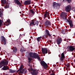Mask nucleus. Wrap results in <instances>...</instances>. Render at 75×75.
<instances>
[{
  "mask_svg": "<svg viewBox=\"0 0 75 75\" xmlns=\"http://www.w3.org/2000/svg\"><path fill=\"white\" fill-rule=\"evenodd\" d=\"M32 57L33 58H35V59L37 58L39 60H40V57L38 56L37 54L35 53L30 52L29 53L28 56V60L31 61L33 59L31 58Z\"/></svg>",
  "mask_w": 75,
  "mask_h": 75,
  "instance_id": "1",
  "label": "nucleus"
},
{
  "mask_svg": "<svg viewBox=\"0 0 75 75\" xmlns=\"http://www.w3.org/2000/svg\"><path fill=\"white\" fill-rule=\"evenodd\" d=\"M67 51H73L75 50V48L71 45H69L67 47Z\"/></svg>",
  "mask_w": 75,
  "mask_h": 75,
  "instance_id": "2",
  "label": "nucleus"
},
{
  "mask_svg": "<svg viewBox=\"0 0 75 75\" xmlns=\"http://www.w3.org/2000/svg\"><path fill=\"white\" fill-rule=\"evenodd\" d=\"M66 15L67 13L65 12H62L60 15L61 18L63 20H66Z\"/></svg>",
  "mask_w": 75,
  "mask_h": 75,
  "instance_id": "3",
  "label": "nucleus"
},
{
  "mask_svg": "<svg viewBox=\"0 0 75 75\" xmlns=\"http://www.w3.org/2000/svg\"><path fill=\"white\" fill-rule=\"evenodd\" d=\"M38 21H35L34 20H33L32 21V22H31L30 23V25H35V24H36L37 25H38Z\"/></svg>",
  "mask_w": 75,
  "mask_h": 75,
  "instance_id": "4",
  "label": "nucleus"
},
{
  "mask_svg": "<svg viewBox=\"0 0 75 75\" xmlns=\"http://www.w3.org/2000/svg\"><path fill=\"white\" fill-rule=\"evenodd\" d=\"M8 64V61H6L4 62V61H2V62H1L0 64V68H2L3 67L4 65H7Z\"/></svg>",
  "mask_w": 75,
  "mask_h": 75,
  "instance_id": "5",
  "label": "nucleus"
},
{
  "mask_svg": "<svg viewBox=\"0 0 75 75\" xmlns=\"http://www.w3.org/2000/svg\"><path fill=\"white\" fill-rule=\"evenodd\" d=\"M41 64L42 66H43L44 68H47V67H48V65H47V64H46L44 61L41 62Z\"/></svg>",
  "mask_w": 75,
  "mask_h": 75,
  "instance_id": "6",
  "label": "nucleus"
},
{
  "mask_svg": "<svg viewBox=\"0 0 75 75\" xmlns=\"http://www.w3.org/2000/svg\"><path fill=\"white\" fill-rule=\"evenodd\" d=\"M30 72L32 75H35L37 74V72L35 71V70H34L33 69H31Z\"/></svg>",
  "mask_w": 75,
  "mask_h": 75,
  "instance_id": "7",
  "label": "nucleus"
},
{
  "mask_svg": "<svg viewBox=\"0 0 75 75\" xmlns=\"http://www.w3.org/2000/svg\"><path fill=\"white\" fill-rule=\"evenodd\" d=\"M23 66L22 65H21L19 69L18 70V71H19L20 73L21 74H23L24 72V69L23 68Z\"/></svg>",
  "mask_w": 75,
  "mask_h": 75,
  "instance_id": "8",
  "label": "nucleus"
},
{
  "mask_svg": "<svg viewBox=\"0 0 75 75\" xmlns=\"http://www.w3.org/2000/svg\"><path fill=\"white\" fill-rule=\"evenodd\" d=\"M42 50L43 54H47L48 50L46 48H42Z\"/></svg>",
  "mask_w": 75,
  "mask_h": 75,
  "instance_id": "9",
  "label": "nucleus"
},
{
  "mask_svg": "<svg viewBox=\"0 0 75 75\" xmlns=\"http://www.w3.org/2000/svg\"><path fill=\"white\" fill-rule=\"evenodd\" d=\"M71 8V6L70 5H68L66 7L65 10L67 12H68L69 10Z\"/></svg>",
  "mask_w": 75,
  "mask_h": 75,
  "instance_id": "10",
  "label": "nucleus"
},
{
  "mask_svg": "<svg viewBox=\"0 0 75 75\" xmlns=\"http://www.w3.org/2000/svg\"><path fill=\"white\" fill-rule=\"evenodd\" d=\"M64 57H65V56L64 55V53H63L62 54L61 56L60 59V61H63V59H64Z\"/></svg>",
  "mask_w": 75,
  "mask_h": 75,
  "instance_id": "11",
  "label": "nucleus"
},
{
  "mask_svg": "<svg viewBox=\"0 0 75 75\" xmlns=\"http://www.w3.org/2000/svg\"><path fill=\"white\" fill-rule=\"evenodd\" d=\"M57 44L59 45L61 44V42H62V39L61 38H59L57 39Z\"/></svg>",
  "mask_w": 75,
  "mask_h": 75,
  "instance_id": "12",
  "label": "nucleus"
},
{
  "mask_svg": "<svg viewBox=\"0 0 75 75\" xmlns=\"http://www.w3.org/2000/svg\"><path fill=\"white\" fill-rule=\"evenodd\" d=\"M25 4L26 5H29V4H31V1L30 0H28L26 1H25L24 2Z\"/></svg>",
  "mask_w": 75,
  "mask_h": 75,
  "instance_id": "13",
  "label": "nucleus"
},
{
  "mask_svg": "<svg viewBox=\"0 0 75 75\" xmlns=\"http://www.w3.org/2000/svg\"><path fill=\"white\" fill-rule=\"evenodd\" d=\"M53 6L54 8H55V7H57V6H59V4L55 2H54L53 4Z\"/></svg>",
  "mask_w": 75,
  "mask_h": 75,
  "instance_id": "14",
  "label": "nucleus"
},
{
  "mask_svg": "<svg viewBox=\"0 0 75 75\" xmlns=\"http://www.w3.org/2000/svg\"><path fill=\"white\" fill-rule=\"evenodd\" d=\"M68 21L69 22L71 27H72L74 26V25H73L72 21H71V20H69V21L68 20Z\"/></svg>",
  "mask_w": 75,
  "mask_h": 75,
  "instance_id": "15",
  "label": "nucleus"
},
{
  "mask_svg": "<svg viewBox=\"0 0 75 75\" xmlns=\"http://www.w3.org/2000/svg\"><path fill=\"white\" fill-rule=\"evenodd\" d=\"M6 0H1V3L2 6H4V4H5L6 3Z\"/></svg>",
  "mask_w": 75,
  "mask_h": 75,
  "instance_id": "16",
  "label": "nucleus"
},
{
  "mask_svg": "<svg viewBox=\"0 0 75 75\" xmlns=\"http://www.w3.org/2000/svg\"><path fill=\"white\" fill-rule=\"evenodd\" d=\"M4 6L5 8H8V7H9L10 4L7 3L5 4H4Z\"/></svg>",
  "mask_w": 75,
  "mask_h": 75,
  "instance_id": "17",
  "label": "nucleus"
},
{
  "mask_svg": "<svg viewBox=\"0 0 75 75\" xmlns=\"http://www.w3.org/2000/svg\"><path fill=\"white\" fill-rule=\"evenodd\" d=\"M14 1L15 3H16L17 4H21V3L20 2V1L18 0H14Z\"/></svg>",
  "mask_w": 75,
  "mask_h": 75,
  "instance_id": "18",
  "label": "nucleus"
},
{
  "mask_svg": "<svg viewBox=\"0 0 75 75\" xmlns=\"http://www.w3.org/2000/svg\"><path fill=\"white\" fill-rule=\"evenodd\" d=\"M45 26H48V25L50 24V22L48 21H47L45 22Z\"/></svg>",
  "mask_w": 75,
  "mask_h": 75,
  "instance_id": "19",
  "label": "nucleus"
},
{
  "mask_svg": "<svg viewBox=\"0 0 75 75\" xmlns=\"http://www.w3.org/2000/svg\"><path fill=\"white\" fill-rule=\"evenodd\" d=\"M8 68V66H4V67L2 68V70H7Z\"/></svg>",
  "mask_w": 75,
  "mask_h": 75,
  "instance_id": "20",
  "label": "nucleus"
},
{
  "mask_svg": "<svg viewBox=\"0 0 75 75\" xmlns=\"http://www.w3.org/2000/svg\"><path fill=\"white\" fill-rule=\"evenodd\" d=\"M12 49L13 50V51L14 52H17V49L16 47L12 48Z\"/></svg>",
  "mask_w": 75,
  "mask_h": 75,
  "instance_id": "21",
  "label": "nucleus"
},
{
  "mask_svg": "<svg viewBox=\"0 0 75 75\" xmlns=\"http://www.w3.org/2000/svg\"><path fill=\"white\" fill-rule=\"evenodd\" d=\"M50 14V13L48 12H46V13L44 15V16L45 17H47L48 16H49Z\"/></svg>",
  "mask_w": 75,
  "mask_h": 75,
  "instance_id": "22",
  "label": "nucleus"
},
{
  "mask_svg": "<svg viewBox=\"0 0 75 75\" xmlns=\"http://www.w3.org/2000/svg\"><path fill=\"white\" fill-rule=\"evenodd\" d=\"M10 22V19H8L7 20V22H6L5 23H6V25H9V23Z\"/></svg>",
  "mask_w": 75,
  "mask_h": 75,
  "instance_id": "23",
  "label": "nucleus"
},
{
  "mask_svg": "<svg viewBox=\"0 0 75 75\" xmlns=\"http://www.w3.org/2000/svg\"><path fill=\"white\" fill-rule=\"evenodd\" d=\"M2 38H3L2 39V41L5 42V45L6 44V39L3 36H2Z\"/></svg>",
  "mask_w": 75,
  "mask_h": 75,
  "instance_id": "24",
  "label": "nucleus"
},
{
  "mask_svg": "<svg viewBox=\"0 0 75 75\" xmlns=\"http://www.w3.org/2000/svg\"><path fill=\"white\" fill-rule=\"evenodd\" d=\"M41 38H42V37H38L37 38V40L39 42V41H40V40H41Z\"/></svg>",
  "mask_w": 75,
  "mask_h": 75,
  "instance_id": "25",
  "label": "nucleus"
},
{
  "mask_svg": "<svg viewBox=\"0 0 75 75\" xmlns=\"http://www.w3.org/2000/svg\"><path fill=\"white\" fill-rule=\"evenodd\" d=\"M49 33V31H48V30H46L45 31V34H47V35Z\"/></svg>",
  "mask_w": 75,
  "mask_h": 75,
  "instance_id": "26",
  "label": "nucleus"
},
{
  "mask_svg": "<svg viewBox=\"0 0 75 75\" xmlns=\"http://www.w3.org/2000/svg\"><path fill=\"white\" fill-rule=\"evenodd\" d=\"M9 72H10V73H14V72H15V71L12 70H10L9 71Z\"/></svg>",
  "mask_w": 75,
  "mask_h": 75,
  "instance_id": "27",
  "label": "nucleus"
},
{
  "mask_svg": "<svg viewBox=\"0 0 75 75\" xmlns=\"http://www.w3.org/2000/svg\"><path fill=\"white\" fill-rule=\"evenodd\" d=\"M21 52H23V51H25V50H24V48L22 47L21 49Z\"/></svg>",
  "mask_w": 75,
  "mask_h": 75,
  "instance_id": "28",
  "label": "nucleus"
},
{
  "mask_svg": "<svg viewBox=\"0 0 75 75\" xmlns=\"http://www.w3.org/2000/svg\"><path fill=\"white\" fill-rule=\"evenodd\" d=\"M3 23V21L1 20H0V27L2 25Z\"/></svg>",
  "mask_w": 75,
  "mask_h": 75,
  "instance_id": "29",
  "label": "nucleus"
},
{
  "mask_svg": "<svg viewBox=\"0 0 75 75\" xmlns=\"http://www.w3.org/2000/svg\"><path fill=\"white\" fill-rule=\"evenodd\" d=\"M66 66H67V69H68L70 67V65L69 64H67L66 65Z\"/></svg>",
  "mask_w": 75,
  "mask_h": 75,
  "instance_id": "30",
  "label": "nucleus"
},
{
  "mask_svg": "<svg viewBox=\"0 0 75 75\" xmlns=\"http://www.w3.org/2000/svg\"><path fill=\"white\" fill-rule=\"evenodd\" d=\"M3 14L1 13V11H0V17H1V16H3Z\"/></svg>",
  "mask_w": 75,
  "mask_h": 75,
  "instance_id": "31",
  "label": "nucleus"
},
{
  "mask_svg": "<svg viewBox=\"0 0 75 75\" xmlns=\"http://www.w3.org/2000/svg\"><path fill=\"white\" fill-rule=\"evenodd\" d=\"M71 0H67L68 3H70L71 2Z\"/></svg>",
  "mask_w": 75,
  "mask_h": 75,
  "instance_id": "32",
  "label": "nucleus"
},
{
  "mask_svg": "<svg viewBox=\"0 0 75 75\" xmlns=\"http://www.w3.org/2000/svg\"><path fill=\"white\" fill-rule=\"evenodd\" d=\"M30 12H31V13H33V14H34V11H33V10H30Z\"/></svg>",
  "mask_w": 75,
  "mask_h": 75,
  "instance_id": "33",
  "label": "nucleus"
},
{
  "mask_svg": "<svg viewBox=\"0 0 75 75\" xmlns=\"http://www.w3.org/2000/svg\"><path fill=\"white\" fill-rule=\"evenodd\" d=\"M47 35H48L49 36V37H51V35L50 34V33H49Z\"/></svg>",
  "mask_w": 75,
  "mask_h": 75,
  "instance_id": "34",
  "label": "nucleus"
},
{
  "mask_svg": "<svg viewBox=\"0 0 75 75\" xmlns=\"http://www.w3.org/2000/svg\"><path fill=\"white\" fill-rule=\"evenodd\" d=\"M50 75H55V74H50Z\"/></svg>",
  "mask_w": 75,
  "mask_h": 75,
  "instance_id": "35",
  "label": "nucleus"
},
{
  "mask_svg": "<svg viewBox=\"0 0 75 75\" xmlns=\"http://www.w3.org/2000/svg\"><path fill=\"white\" fill-rule=\"evenodd\" d=\"M74 12H75V8L74 9Z\"/></svg>",
  "mask_w": 75,
  "mask_h": 75,
  "instance_id": "36",
  "label": "nucleus"
},
{
  "mask_svg": "<svg viewBox=\"0 0 75 75\" xmlns=\"http://www.w3.org/2000/svg\"><path fill=\"white\" fill-rule=\"evenodd\" d=\"M1 50V47H0V51Z\"/></svg>",
  "mask_w": 75,
  "mask_h": 75,
  "instance_id": "37",
  "label": "nucleus"
},
{
  "mask_svg": "<svg viewBox=\"0 0 75 75\" xmlns=\"http://www.w3.org/2000/svg\"><path fill=\"white\" fill-rule=\"evenodd\" d=\"M26 72H27V71H26Z\"/></svg>",
  "mask_w": 75,
  "mask_h": 75,
  "instance_id": "38",
  "label": "nucleus"
},
{
  "mask_svg": "<svg viewBox=\"0 0 75 75\" xmlns=\"http://www.w3.org/2000/svg\"><path fill=\"white\" fill-rule=\"evenodd\" d=\"M32 58H33V59H33V58H33V57H32Z\"/></svg>",
  "mask_w": 75,
  "mask_h": 75,
  "instance_id": "39",
  "label": "nucleus"
},
{
  "mask_svg": "<svg viewBox=\"0 0 75 75\" xmlns=\"http://www.w3.org/2000/svg\"><path fill=\"white\" fill-rule=\"evenodd\" d=\"M74 62L75 63V60L74 61Z\"/></svg>",
  "mask_w": 75,
  "mask_h": 75,
  "instance_id": "40",
  "label": "nucleus"
},
{
  "mask_svg": "<svg viewBox=\"0 0 75 75\" xmlns=\"http://www.w3.org/2000/svg\"><path fill=\"white\" fill-rule=\"evenodd\" d=\"M66 31H67V30H66Z\"/></svg>",
  "mask_w": 75,
  "mask_h": 75,
  "instance_id": "41",
  "label": "nucleus"
},
{
  "mask_svg": "<svg viewBox=\"0 0 75 75\" xmlns=\"http://www.w3.org/2000/svg\"><path fill=\"white\" fill-rule=\"evenodd\" d=\"M59 55V56H60V55Z\"/></svg>",
  "mask_w": 75,
  "mask_h": 75,
  "instance_id": "42",
  "label": "nucleus"
}]
</instances>
